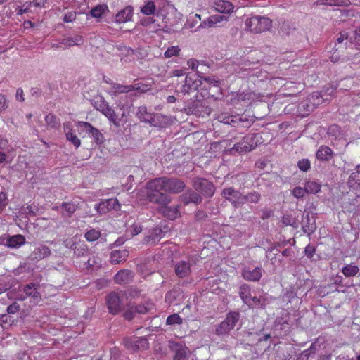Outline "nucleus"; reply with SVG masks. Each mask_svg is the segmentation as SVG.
Wrapping results in <instances>:
<instances>
[{"label":"nucleus","instance_id":"10","mask_svg":"<svg viewBox=\"0 0 360 360\" xmlns=\"http://www.w3.org/2000/svg\"><path fill=\"white\" fill-rule=\"evenodd\" d=\"M169 348L174 352V360H186L188 354L189 349L182 342H177L173 340H169L168 342Z\"/></svg>","mask_w":360,"mask_h":360},{"label":"nucleus","instance_id":"24","mask_svg":"<svg viewBox=\"0 0 360 360\" xmlns=\"http://www.w3.org/2000/svg\"><path fill=\"white\" fill-rule=\"evenodd\" d=\"M221 195L230 201L231 204L237 207V202L240 197V192L231 187L224 188L221 192Z\"/></svg>","mask_w":360,"mask_h":360},{"label":"nucleus","instance_id":"61","mask_svg":"<svg viewBox=\"0 0 360 360\" xmlns=\"http://www.w3.org/2000/svg\"><path fill=\"white\" fill-rule=\"evenodd\" d=\"M88 264L90 266H93V267H96V268H99V267L101 266V259L98 257H95V256H92L91 257H90L89 259Z\"/></svg>","mask_w":360,"mask_h":360},{"label":"nucleus","instance_id":"50","mask_svg":"<svg viewBox=\"0 0 360 360\" xmlns=\"http://www.w3.org/2000/svg\"><path fill=\"white\" fill-rule=\"evenodd\" d=\"M91 137L94 139V141L98 145L102 144L104 142V139H105L104 136L96 128L94 129V131H93V133L91 135Z\"/></svg>","mask_w":360,"mask_h":360},{"label":"nucleus","instance_id":"23","mask_svg":"<svg viewBox=\"0 0 360 360\" xmlns=\"http://www.w3.org/2000/svg\"><path fill=\"white\" fill-rule=\"evenodd\" d=\"M334 156V153L328 146H321L316 153V158L320 161L328 162Z\"/></svg>","mask_w":360,"mask_h":360},{"label":"nucleus","instance_id":"7","mask_svg":"<svg viewBox=\"0 0 360 360\" xmlns=\"http://www.w3.org/2000/svg\"><path fill=\"white\" fill-rule=\"evenodd\" d=\"M160 179L162 181L164 191L166 193H179L186 187L185 183L179 179L163 176L160 177Z\"/></svg>","mask_w":360,"mask_h":360},{"label":"nucleus","instance_id":"47","mask_svg":"<svg viewBox=\"0 0 360 360\" xmlns=\"http://www.w3.org/2000/svg\"><path fill=\"white\" fill-rule=\"evenodd\" d=\"M342 50L343 49H340V51H336V47H334V51L330 56L331 62L334 63H342L347 59L345 56L340 54V53L342 52Z\"/></svg>","mask_w":360,"mask_h":360},{"label":"nucleus","instance_id":"16","mask_svg":"<svg viewBox=\"0 0 360 360\" xmlns=\"http://www.w3.org/2000/svg\"><path fill=\"white\" fill-rule=\"evenodd\" d=\"M176 275L181 278L187 277L191 272V263L188 261L181 260L174 264Z\"/></svg>","mask_w":360,"mask_h":360},{"label":"nucleus","instance_id":"11","mask_svg":"<svg viewBox=\"0 0 360 360\" xmlns=\"http://www.w3.org/2000/svg\"><path fill=\"white\" fill-rule=\"evenodd\" d=\"M106 302L109 311L112 314H117L123 309V302L117 292H110L107 296Z\"/></svg>","mask_w":360,"mask_h":360},{"label":"nucleus","instance_id":"57","mask_svg":"<svg viewBox=\"0 0 360 360\" xmlns=\"http://www.w3.org/2000/svg\"><path fill=\"white\" fill-rule=\"evenodd\" d=\"M306 193L307 191L305 187L302 188L300 186L295 187L292 191V195L296 198H302Z\"/></svg>","mask_w":360,"mask_h":360},{"label":"nucleus","instance_id":"32","mask_svg":"<svg viewBox=\"0 0 360 360\" xmlns=\"http://www.w3.org/2000/svg\"><path fill=\"white\" fill-rule=\"evenodd\" d=\"M220 122L232 125L233 127H240L241 126L243 120L241 117L237 116H229L226 115H221L219 117Z\"/></svg>","mask_w":360,"mask_h":360},{"label":"nucleus","instance_id":"45","mask_svg":"<svg viewBox=\"0 0 360 360\" xmlns=\"http://www.w3.org/2000/svg\"><path fill=\"white\" fill-rule=\"evenodd\" d=\"M305 188L307 193H317L321 190V185L316 181H307L305 184Z\"/></svg>","mask_w":360,"mask_h":360},{"label":"nucleus","instance_id":"22","mask_svg":"<svg viewBox=\"0 0 360 360\" xmlns=\"http://www.w3.org/2000/svg\"><path fill=\"white\" fill-rule=\"evenodd\" d=\"M213 7L221 13H231L234 8L230 1L226 0H214Z\"/></svg>","mask_w":360,"mask_h":360},{"label":"nucleus","instance_id":"1","mask_svg":"<svg viewBox=\"0 0 360 360\" xmlns=\"http://www.w3.org/2000/svg\"><path fill=\"white\" fill-rule=\"evenodd\" d=\"M145 188L146 198L150 202L166 205L171 202L170 197L164 191L162 181L160 177L148 181Z\"/></svg>","mask_w":360,"mask_h":360},{"label":"nucleus","instance_id":"41","mask_svg":"<svg viewBox=\"0 0 360 360\" xmlns=\"http://www.w3.org/2000/svg\"><path fill=\"white\" fill-rule=\"evenodd\" d=\"M156 6L154 1H146L145 4L141 8V12L146 15H151L155 13Z\"/></svg>","mask_w":360,"mask_h":360},{"label":"nucleus","instance_id":"13","mask_svg":"<svg viewBox=\"0 0 360 360\" xmlns=\"http://www.w3.org/2000/svg\"><path fill=\"white\" fill-rule=\"evenodd\" d=\"M262 269L259 266L254 269L245 267L242 270L241 276L245 280L256 282L259 281L262 278Z\"/></svg>","mask_w":360,"mask_h":360},{"label":"nucleus","instance_id":"6","mask_svg":"<svg viewBox=\"0 0 360 360\" xmlns=\"http://www.w3.org/2000/svg\"><path fill=\"white\" fill-rule=\"evenodd\" d=\"M124 347L131 352L147 350L149 342L145 338H127L123 340Z\"/></svg>","mask_w":360,"mask_h":360},{"label":"nucleus","instance_id":"46","mask_svg":"<svg viewBox=\"0 0 360 360\" xmlns=\"http://www.w3.org/2000/svg\"><path fill=\"white\" fill-rule=\"evenodd\" d=\"M77 126L82 129V132H85L90 136L92 134L93 131L96 129L89 122L84 121H78L77 122Z\"/></svg>","mask_w":360,"mask_h":360},{"label":"nucleus","instance_id":"58","mask_svg":"<svg viewBox=\"0 0 360 360\" xmlns=\"http://www.w3.org/2000/svg\"><path fill=\"white\" fill-rule=\"evenodd\" d=\"M282 223L285 226H294L296 223L295 219L290 214L284 215L282 218Z\"/></svg>","mask_w":360,"mask_h":360},{"label":"nucleus","instance_id":"52","mask_svg":"<svg viewBox=\"0 0 360 360\" xmlns=\"http://www.w3.org/2000/svg\"><path fill=\"white\" fill-rule=\"evenodd\" d=\"M150 113L147 111V108L144 105L140 106L138 108L136 112V117L141 121L143 122L144 120L148 116Z\"/></svg>","mask_w":360,"mask_h":360},{"label":"nucleus","instance_id":"26","mask_svg":"<svg viewBox=\"0 0 360 360\" xmlns=\"http://www.w3.org/2000/svg\"><path fill=\"white\" fill-rule=\"evenodd\" d=\"M78 206L77 204L72 202H64L60 205V213L64 219H68L72 217V215L77 210Z\"/></svg>","mask_w":360,"mask_h":360},{"label":"nucleus","instance_id":"54","mask_svg":"<svg viewBox=\"0 0 360 360\" xmlns=\"http://www.w3.org/2000/svg\"><path fill=\"white\" fill-rule=\"evenodd\" d=\"M248 202L257 203L261 199V195L257 191H252L248 193Z\"/></svg>","mask_w":360,"mask_h":360},{"label":"nucleus","instance_id":"44","mask_svg":"<svg viewBox=\"0 0 360 360\" xmlns=\"http://www.w3.org/2000/svg\"><path fill=\"white\" fill-rule=\"evenodd\" d=\"M101 231L98 229H91L90 230L87 231L84 234L86 240L89 242L96 241L101 237Z\"/></svg>","mask_w":360,"mask_h":360},{"label":"nucleus","instance_id":"34","mask_svg":"<svg viewBox=\"0 0 360 360\" xmlns=\"http://www.w3.org/2000/svg\"><path fill=\"white\" fill-rule=\"evenodd\" d=\"M191 108L192 109V112L198 116H203L205 114L209 115L210 112V109L200 101L194 102Z\"/></svg>","mask_w":360,"mask_h":360},{"label":"nucleus","instance_id":"43","mask_svg":"<svg viewBox=\"0 0 360 360\" xmlns=\"http://www.w3.org/2000/svg\"><path fill=\"white\" fill-rule=\"evenodd\" d=\"M106 11H108V8L105 4L97 5L91 9L90 15L93 18H101Z\"/></svg>","mask_w":360,"mask_h":360},{"label":"nucleus","instance_id":"56","mask_svg":"<svg viewBox=\"0 0 360 360\" xmlns=\"http://www.w3.org/2000/svg\"><path fill=\"white\" fill-rule=\"evenodd\" d=\"M24 211L25 213L29 216H37L39 213V208L32 204L25 207Z\"/></svg>","mask_w":360,"mask_h":360},{"label":"nucleus","instance_id":"49","mask_svg":"<svg viewBox=\"0 0 360 360\" xmlns=\"http://www.w3.org/2000/svg\"><path fill=\"white\" fill-rule=\"evenodd\" d=\"M149 88L148 85L142 84V83H136L134 84H130V91H138L139 93L146 92Z\"/></svg>","mask_w":360,"mask_h":360},{"label":"nucleus","instance_id":"55","mask_svg":"<svg viewBox=\"0 0 360 360\" xmlns=\"http://www.w3.org/2000/svg\"><path fill=\"white\" fill-rule=\"evenodd\" d=\"M68 141L71 142L76 148H78L81 145V141L77 136L73 132L65 136Z\"/></svg>","mask_w":360,"mask_h":360},{"label":"nucleus","instance_id":"37","mask_svg":"<svg viewBox=\"0 0 360 360\" xmlns=\"http://www.w3.org/2000/svg\"><path fill=\"white\" fill-rule=\"evenodd\" d=\"M349 44H351L352 43L348 39L347 33L341 32L337 39L335 47H336V51H340V49H345Z\"/></svg>","mask_w":360,"mask_h":360},{"label":"nucleus","instance_id":"30","mask_svg":"<svg viewBox=\"0 0 360 360\" xmlns=\"http://www.w3.org/2000/svg\"><path fill=\"white\" fill-rule=\"evenodd\" d=\"M128 256L129 252L127 250H115L110 254V262L113 264H117L125 261Z\"/></svg>","mask_w":360,"mask_h":360},{"label":"nucleus","instance_id":"2","mask_svg":"<svg viewBox=\"0 0 360 360\" xmlns=\"http://www.w3.org/2000/svg\"><path fill=\"white\" fill-rule=\"evenodd\" d=\"M245 25V29L251 32L261 33L269 30L271 20L266 17L253 15L246 19Z\"/></svg>","mask_w":360,"mask_h":360},{"label":"nucleus","instance_id":"21","mask_svg":"<svg viewBox=\"0 0 360 360\" xmlns=\"http://www.w3.org/2000/svg\"><path fill=\"white\" fill-rule=\"evenodd\" d=\"M134 8L131 6H128L122 9L115 16V22L124 23L131 20Z\"/></svg>","mask_w":360,"mask_h":360},{"label":"nucleus","instance_id":"36","mask_svg":"<svg viewBox=\"0 0 360 360\" xmlns=\"http://www.w3.org/2000/svg\"><path fill=\"white\" fill-rule=\"evenodd\" d=\"M109 120L112 122L115 127H118L120 126V120L118 119L117 115H116L115 111L110 107H106L105 109L103 110L102 112Z\"/></svg>","mask_w":360,"mask_h":360},{"label":"nucleus","instance_id":"3","mask_svg":"<svg viewBox=\"0 0 360 360\" xmlns=\"http://www.w3.org/2000/svg\"><path fill=\"white\" fill-rule=\"evenodd\" d=\"M259 136L258 134H249L243 138V139L233 145L231 148V153H245L255 149L259 141Z\"/></svg>","mask_w":360,"mask_h":360},{"label":"nucleus","instance_id":"40","mask_svg":"<svg viewBox=\"0 0 360 360\" xmlns=\"http://www.w3.org/2000/svg\"><path fill=\"white\" fill-rule=\"evenodd\" d=\"M239 295L245 304H246V302H248V300L251 297V290L250 285L248 284L241 285L239 288Z\"/></svg>","mask_w":360,"mask_h":360},{"label":"nucleus","instance_id":"48","mask_svg":"<svg viewBox=\"0 0 360 360\" xmlns=\"http://www.w3.org/2000/svg\"><path fill=\"white\" fill-rule=\"evenodd\" d=\"M183 323V319L178 314L169 315L166 320L167 325H181Z\"/></svg>","mask_w":360,"mask_h":360},{"label":"nucleus","instance_id":"14","mask_svg":"<svg viewBox=\"0 0 360 360\" xmlns=\"http://www.w3.org/2000/svg\"><path fill=\"white\" fill-rule=\"evenodd\" d=\"M301 224L302 231L307 235L313 233L316 228L315 219L309 212L303 214Z\"/></svg>","mask_w":360,"mask_h":360},{"label":"nucleus","instance_id":"18","mask_svg":"<svg viewBox=\"0 0 360 360\" xmlns=\"http://www.w3.org/2000/svg\"><path fill=\"white\" fill-rule=\"evenodd\" d=\"M181 201L185 204L188 205L190 202H193L195 204H200L202 198L201 195L197 192L195 190L189 189L186 192H185L183 195H181Z\"/></svg>","mask_w":360,"mask_h":360},{"label":"nucleus","instance_id":"27","mask_svg":"<svg viewBox=\"0 0 360 360\" xmlns=\"http://www.w3.org/2000/svg\"><path fill=\"white\" fill-rule=\"evenodd\" d=\"M132 272L128 269H122L119 271L114 276V280L116 283L126 284L129 283L132 278Z\"/></svg>","mask_w":360,"mask_h":360},{"label":"nucleus","instance_id":"19","mask_svg":"<svg viewBox=\"0 0 360 360\" xmlns=\"http://www.w3.org/2000/svg\"><path fill=\"white\" fill-rule=\"evenodd\" d=\"M183 297L182 292L179 288H173L165 295V302L169 305H176Z\"/></svg>","mask_w":360,"mask_h":360},{"label":"nucleus","instance_id":"25","mask_svg":"<svg viewBox=\"0 0 360 360\" xmlns=\"http://www.w3.org/2000/svg\"><path fill=\"white\" fill-rule=\"evenodd\" d=\"M23 290L27 296L32 298L34 302H38L41 300L38 285L32 283H28L24 287Z\"/></svg>","mask_w":360,"mask_h":360},{"label":"nucleus","instance_id":"4","mask_svg":"<svg viewBox=\"0 0 360 360\" xmlns=\"http://www.w3.org/2000/svg\"><path fill=\"white\" fill-rule=\"evenodd\" d=\"M240 314L236 311L229 312L225 319L219 324L215 330L217 335H222L233 330L239 321Z\"/></svg>","mask_w":360,"mask_h":360},{"label":"nucleus","instance_id":"64","mask_svg":"<svg viewBox=\"0 0 360 360\" xmlns=\"http://www.w3.org/2000/svg\"><path fill=\"white\" fill-rule=\"evenodd\" d=\"M143 122L148 123L150 126L157 127L156 114L150 113Z\"/></svg>","mask_w":360,"mask_h":360},{"label":"nucleus","instance_id":"9","mask_svg":"<svg viewBox=\"0 0 360 360\" xmlns=\"http://www.w3.org/2000/svg\"><path fill=\"white\" fill-rule=\"evenodd\" d=\"M202 84L197 74H188L184 79V84L181 86L179 91L184 95L188 94L194 91Z\"/></svg>","mask_w":360,"mask_h":360},{"label":"nucleus","instance_id":"38","mask_svg":"<svg viewBox=\"0 0 360 360\" xmlns=\"http://www.w3.org/2000/svg\"><path fill=\"white\" fill-rule=\"evenodd\" d=\"M46 124L52 129H58L60 127V120L54 114L49 113L45 117Z\"/></svg>","mask_w":360,"mask_h":360},{"label":"nucleus","instance_id":"42","mask_svg":"<svg viewBox=\"0 0 360 360\" xmlns=\"http://www.w3.org/2000/svg\"><path fill=\"white\" fill-rule=\"evenodd\" d=\"M359 271V267L356 265L352 264H347L342 269V272L346 277L354 276L356 275Z\"/></svg>","mask_w":360,"mask_h":360},{"label":"nucleus","instance_id":"39","mask_svg":"<svg viewBox=\"0 0 360 360\" xmlns=\"http://www.w3.org/2000/svg\"><path fill=\"white\" fill-rule=\"evenodd\" d=\"M156 122L157 127L165 128L172 124V120L168 116L162 114H156Z\"/></svg>","mask_w":360,"mask_h":360},{"label":"nucleus","instance_id":"35","mask_svg":"<svg viewBox=\"0 0 360 360\" xmlns=\"http://www.w3.org/2000/svg\"><path fill=\"white\" fill-rule=\"evenodd\" d=\"M130 91V85H123L121 84H113V87L109 91L112 97H117L120 94L129 93Z\"/></svg>","mask_w":360,"mask_h":360},{"label":"nucleus","instance_id":"15","mask_svg":"<svg viewBox=\"0 0 360 360\" xmlns=\"http://www.w3.org/2000/svg\"><path fill=\"white\" fill-rule=\"evenodd\" d=\"M51 253V251L48 246L40 244L30 253L29 259L32 261H39L49 257Z\"/></svg>","mask_w":360,"mask_h":360},{"label":"nucleus","instance_id":"20","mask_svg":"<svg viewBox=\"0 0 360 360\" xmlns=\"http://www.w3.org/2000/svg\"><path fill=\"white\" fill-rule=\"evenodd\" d=\"M25 243L26 239L25 236L21 234H17L6 238L4 244L9 248H19Z\"/></svg>","mask_w":360,"mask_h":360},{"label":"nucleus","instance_id":"60","mask_svg":"<svg viewBox=\"0 0 360 360\" xmlns=\"http://www.w3.org/2000/svg\"><path fill=\"white\" fill-rule=\"evenodd\" d=\"M316 252V248L314 245L309 244L304 248V255L307 258H312Z\"/></svg>","mask_w":360,"mask_h":360},{"label":"nucleus","instance_id":"63","mask_svg":"<svg viewBox=\"0 0 360 360\" xmlns=\"http://www.w3.org/2000/svg\"><path fill=\"white\" fill-rule=\"evenodd\" d=\"M20 308L19 304L14 302L7 307V312L10 314H14L20 310Z\"/></svg>","mask_w":360,"mask_h":360},{"label":"nucleus","instance_id":"12","mask_svg":"<svg viewBox=\"0 0 360 360\" xmlns=\"http://www.w3.org/2000/svg\"><path fill=\"white\" fill-rule=\"evenodd\" d=\"M120 207V205L116 198L106 199L95 205V209L101 215L105 214L112 210H118Z\"/></svg>","mask_w":360,"mask_h":360},{"label":"nucleus","instance_id":"59","mask_svg":"<svg viewBox=\"0 0 360 360\" xmlns=\"http://www.w3.org/2000/svg\"><path fill=\"white\" fill-rule=\"evenodd\" d=\"M126 294L131 298H135L141 295V291L135 287H130L126 291Z\"/></svg>","mask_w":360,"mask_h":360},{"label":"nucleus","instance_id":"33","mask_svg":"<svg viewBox=\"0 0 360 360\" xmlns=\"http://www.w3.org/2000/svg\"><path fill=\"white\" fill-rule=\"evenodd\" d=\"M224 20L227 21L228 17L221 15H213L210 16L206 20H205L201 24L200 26H203L204 27H211Z\"/></svg>","mask_w":360,"mask_h":360},{"label":"nucleus","instance_id":"31","mask_svg":"<svg viewBox=\"0 0 360 360\" xmlns=\"http://www.w3.org/2000/svg\"><path fill=\"white\" fill-rule=\"evenodd\" d=\"M160 212L165 217L172 220L176 219L179 214V211L177 207H168L167 205H161Z\"/></svg>","mask_w":360,"mask_h":360},{"label":"nucleus","instance_id":"17","mask_svg":"<svg viewBox=\"0 0 360 360\" xmlns=\"http://www.w3.org/2000/svg\"><path fill=\"white\" fill-rule=\"evenodd\" d=\"M84 43V38L81 34H74L72 36H67L60 40L63 44V49H68L73 46H81Z\"/></svg>","mask_w":360,"mask_h":360},{"label":"nucleus","instance_id":"28","mask_svg":"<svg viewBox=\"0 0 360 360\" xmlns=\"http://www.w3.org/2000/svg\"><path fill=\"white\" fill-rule=\"evenodd\" d=\"M347 184L351 188H360V165L356 166L355 171L350 174Z\"/></svg>","mask_w":360,"mask_h":360},{"label":"nucleus","instance_id":"53","mask_svg":"<svg viewBox=\"0 0 360 360\" xmlns=\"http://www.w3.org/2000/svg\"><path fill=\"white\" fill-rule=\"evenodd\" d=\"M298 168L302 172H307L311 168L309 160L303 158L297 162Z\"/></svg>","mask_w":360,"mask_h":360},{"label":"nucleus","instance_id":"62","mask_svg":"<svg viewBox=\"0 0 360 360\" xmlns=\"http://www.w3.org/2000/svg\"><path fill=\"white\" fill-rule=\"evenodd\" d=\"M248 301V302H246L245 304L248 305L250 307L261 305V300L260 298H258L257 297H252L251 295V297Z\"/></svg>","mask_w":360,"mask_h":360},{"label":"nucleus","instance_id":"51","mask_svg":"<svg viewBox=\"0 0 360 360\" xmlns=\"http://www.w3.org/2000/svg\"><path fill=\"white\" fill-rule=\"evenodd\" d=\"M180 51L181 49L178 46H172L166 50L164 55L165 58H171L172 56H178Z\"/></svg>","mask_w":360,"mask_h":360},{"label":"nucleus","instance_id":"8","mask_svg":"<svg viewBox=\"0 0 360 360\" xmlns=\"http://www.w3.org/2000/svg\"><path fill=\"white\" fill-rule=\"evenodd\" d=\"M67 248L73 251L77 257H83L88 252V248L85 242L81 240L77 236H73L70 240L65 242Z\"/></svg>","mask_w":360,"mask_h":360},{"label":"nucleus","instance_id":"5","mask_svg":"<svg viewBox=\"0 0 360 360\" xmlns=\"http://www.w3.org/2000/svg\"><path fill=\"white\" fill-rule=\"evenodd\" d=\"M193 186L197 192L205 197H211L215 192L214 184L204 178H194L193 180Z\"/></svg>","mask_w":360,"mask_h":360},{"label":"nucleus","instance_id":"29","mask_svg":"<svg viewBox=\"0 0 360 360\" xmlns=\"http://www.w3.org/2000/svg\"><path fill=\"white\" fill-rule=\"evenodd\" d=\"M165 232L163 231L161 228L155 227L150 232V234L146 237L145 241L155 244L165 236Z\"/></svg>","mask_w":360,"mask_h":360}]
</instances>
